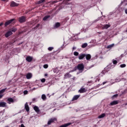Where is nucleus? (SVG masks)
I'll return each instance as SVG.
<instances>
[{
  "mask_svg": "<svg viewBox=\"0 0 127 127\" xmlns=\"http://www.w3.org/2000/svg\"><path fill=\"white\" fill-rule=\"evenodd\" d=\"M111 25H109V24H106L103 25V26L102 27V29H108L109 28V27H110Z\"/></svg>",
  "mask_w": 127,
  "mask_h": 127,
  "instance_id": "obj_14",
  "label": "nucleus"
},
{
  "mask_svg": "<svg viewBox=\"0 0 127 127\" xmlns=\"http://www.w3.org/2000/svg\"><path fill=\"white\" fill-rule=\"evenodd\" d=\"M66 0V1H70V0Z\"/></svg>",
  "mask_w": 127,
  "mask_h": 127,
  "instance_id": "obj_50",
  "label": "nucleus"
},
{
  "mask_svg": "<svg viewBox=\"0 0 127 127\" xmlns=\"http://www.w3.org/2000/svg\"><path fill=\"white\" fill-rule=\"evenodd\" d=\"M36 100V98H33L32 101L33 102H34Z\"/></svg>",
  "mask_w": 127,
  "mask_h": 127,
  "instance_id": "obj_39",
  "label": "nucleus"
},
{
  "mask_svg": "<svg viewBox=\"0 0 127 127\" xmlns=\"http://www.w3.org/2000/svg\"><path fill=\"white\" fill-rule=\"evenodd\" d=\"M72 49H73V50H75V49H76V47H73L72 48Z\"/></svg>",
  "mask_w": 127,
  "mask_h": 127,
  "instance_id": "obj_43",
  "label": "nucleus"
},
{
  "mask_svg": "<svg viewBox=\"0 0 127 127\" xmlns=\"http://www.w3.org/2000/svg\"><path fill=\"white\" fill-rule=\"evenodd\" d=\"M3 96V95H0V99H1V98H2V97Z\"/></svg>",
  "mask_w": 127,
  "mask_h": 127,
  "instance_id": "obj_41",
  "label": "nucleus"
},
{
  "mask_svg": "<svg viewBox=\"0 0 127 127\" xmlns=\"http://www.w3.org/2000/svg\"><path fill=\"white\" fill-rule=\"evenodd\" d=\"M49 17H50V15H47L43 18V20H44V21H45L46 20H47V19H48Z\"/></svg>",
  "mask_w": 127,
  "mask_h": 127,
  "instance_id": "obj_22",
  "label": "nucleus"
},
{
  "mask_svg": "<svg viewBox=\"0 0 127 127\" xmlns=\"http://www.w3.org/2000/svg\"><path fill=\"white\" fill-rule=\"evenodd\" d=\"M5 91V89H3L1 91H0V94H2V93H4Z\"/></svg>",
  "mask_w": 127,
  "mask_h": 127,
  "instance_id": "obj_30",
  "label": "nucleus"
},
{
  "mask_svg": "<svg viewBox=\"0 0 127 127\" xmlns=\"http://www.w3.org/2000/svg\"><path fill=\"white\" fill-rule=\"evenodd\" d=\"M25 109L27 112H29V107L28 106L27 103H26L25 104Z\"/></svg>",
  "mask_w": 127,
  "mask_h": 127,
  "instance_id": "obj_17",
  "label": "nucleus"
},
{
  "mask_svg": "<svg viewBox=\"0 0 127 127\" xmlns=\"http://www.w3.org/2000/svg\"><path fill=\"white\" fill-rule=\"evenodd\" d=\"M45 76H48V74H45Z\"/></svg>",
  "mask_w": 127,
  "mask_h": 127,
  "instance_id": "obj_49",
  "label": "nucleus"
},
{
  "mask_svg": "<svg viewBox=\"0 0 127 127\" xmlns=\"http://www.w3.org/2000/svg\"><path fill=\"white\" fill-rule=\"evenodd\" d=\"M34 110L36 112V113H39V108L37 106H35L34 107Z\"/></svg>",
  "mask_w": 127,
  "mask_h": 127,
  "instance_id": "obj_19",
  "label": "nucleus"
},
{
  "mask_svg": "<svg viewBox=\"0 0 127 127\" xmlns=\"http://www.w3.org/2000/svg\"><path fill=\"white\" fill-rule=\"evenodd\" d=\"M113 63L114 64H117V63H118V62H117V61H116V60H113Z\"/></svg>",
  "mask_w": 127,
  "mask_h": 127,
  "instance_id": "obj_34",
  "label": "nucleus"
},
{
  "mask_svg": "<svg viewBox=\"0 0 127 127\" xmlns=\"http://www.w3.org/2000/svg\"><path fill=\"white\" fill-rule=\"evenodd\" d=\"M53 49H54V48L53 47H50L48 48V50H49V51H52Z\"/></svg>",
  "mask_w": 127,
  "mask_h": 127,
  "instance_id": "obj_26",
  "label": "nucleus"
},
{
  "mask_svg": "<svg viewBox=\"0 0 127 127\" xmlns=\"http://www.w3.org/2000/svg\"><path fill=\"white\" fill-rule=\"evenodd\" d=\"M70 72H74V70H71V71H69V73H70Z\"/></svg>",
  "mask_w": 127,
  "mask_h": 127,
  "instance_id": "obj_47",
  "label": "nucleus"
},
{
  "mask_svg": "<svg viewBox=\"0 0 127 127\" xmlns=\"http://www.w3.org/2000/svg\"><path fill=\"white\" fill-rule=\"evenodd\" d=\"M18 5V4L16 3L14 1H12L10 4V6L13 7V6H17Z\"/></svg>",
  "mask_w": 127,
  "mask_h": 127,
  "instance_id": "obj_15",
  "label": "nucleus"
},
{
  "mask_svg": "<svg viewBox=\"0 0 127 127\" xmlns=\"http://www.w3.org/2000/svg\"><path fill=\"white\" fill-rule=\"evenodd\" d=\"M72 77V75L69 73V72H67L64 74V79H68L69 78H71Z\"/></svg>",
  "mask_w": 127,
  "mask_h": 127,
  "instance_id": "obj_7",
  "label": "nucleus"
},
{
  "mask_svg": "<svg viewBox=\"0 0 127 127\" xmlns=\"http://www.w3.org/2000/svg\"><path fill=\"white\" fill-rule=\"evenodd\" d=\"M105 116H106V114H105V113H103L98 116V119H103V118H104V117Z\"/></svg>",
  "mask_w": 127,
  "mask_h": 127,
  "instance_id": "obj_21",
  "label": "nucleus"
},
{
  "mask_svg": "<svg viewBox=\"0 0 127 127\" xmlns=\"http://www.w3.org/2000/svg\"><path fill=\"white\" fill-rule=\"evenodd\" d=\"M36 89H37V88L34 87V88L32 89V91H34V90H36Z\"/></svg>",
  "mask_w": 127,
  "mask_h": 127,
  "instance_id": "obj_38",
  "label": "nucleus"
},
{
  "mask_svg": "<svg viewBox=\"0 0 127 127\" xmlns=\"http://www.w3.org/2000/svg\"><path fill=\"white\" fill-rule=\"evenodd\" d=\"M80 98V95H75L73 96L72 101H76V100H78Z\"/></svg>",
  "mask_w": 127,
  "mask_h": 127,
  "instance_id": "obj_13",
  "label": "nucleus"
},
{
  "mask_svg": "<svg viewBox=\"0 0 127 127\" xmlns=\"http://www.w3.org/2000/svg\"><path fill=\"white\" fill-rule=\"evenodd\" d=\"M77 69L79 70L80 73H82L84 70V64H80L77 65Z\"/></svg>",
  "mask_w": 127,
  "mask_h": 127,
  "instance_id": "obj_1",
  "label": "nucleus"
},
{
  "mask_svg": "<svg viewBox=\"0 0 127 127\" xmlns=\"http://www.w3.org/2000/svg\"><path fill=\"white\" fill-rule=\"evenodd\" d=\"M23 94L24 95H27V94H28V91L27 90H25L24 91Z\"/></svg>",
  "mask_w": 127,
  "mask_h": 127,
  "instance_id": "obj_32",
  "label": "nucleus"
},
{
  "mask_svg": "<svg viewBox=\"0 0 127 127\" xmlns=\"http://www.w3.org/2000/svg\"><path fill=\"white\" fill-rule=\"evenodd\" d=\"M18 20H19V22H20L21 23L22 22H25V21L26 20V18L24 16H21L19 18Z\"/></svg>",
  "mask_w": 127,
  "mask_h": 127,
  "instance_id": "obj_2",
  "label": "nucleus"
},
{
  "mask_svg": "<svg viewBox=\"0 0 127 127\" xmlns=\"http://www.w3.org/2000/svg\"><path fill=\"white\" fill-rule=\"evenodd\" d=\"M86 55L84 54H81L78 56V59L79 60H82V59H84V58L85 57Z\"/></svg>",
  "mask_w": 127,
  "mask_h": 127,
  "instance_id": "obj_6",
  "label": "nucleus"
},
{
  "mask_svg": "<svg viewBox=\"0 0 127 127\" xmlns=\"http://www.w3.org/2000/svg\"><path fill=\"white\" fill-rule=\"evenodd\" d=\"M2 0V1H7L8 0Z\"/></svg>",
  "mask_w": 127,
  "mask_h": 127,
  "instance_id": "obj_45",
  "label": "nucleus"
},
{
  "mask_svg": "<svg viewBox=\"0 0 127 127\" xmlns=\"http://www.w3.org/2000/svg\"><path fill=\"white\" fill-rule=\"evenodd\" d=\"M2 24H3V23H0V26H1V25H2Z\"/></svg>",
  "mask_w": 127,
  "mask_h": 127,
  "instance_id": "obj_44",
  "label": "nucleus"
},
{
  "mask_svg": "<svg viewBox=\"0 0 127 127\" xmlns=\"http://www.w3.org/2000/svg\"><path fill=\"white\" fill-rule=\"evenodd\" d=\"M60 26V23L57 22L55 24L54 26V28H55V29H56L57 28H58V27H59Z\"/></svg>",
  "mask_w": 127,
  "mask_h": 127,
  "instance_id": "obj_12",
  "label": "nucleus"
},
{
  "mask_svg": "<svg viewBox=\"0 0 127 127\" xmlns=\"http://www.w3.org/2000/svg\"><path fill=\"white\" fill-rule=\"evenodd\" d=\"M118 96V94H116V95H114V96H113V97H117Z\"/></svg>",
  "mask_w": 127,
  "mask_h": 127,
  "instance_id": "obj_46",
  "label": "nucleus"
},
{
  "mask_svg": "<svg viewBox=\"0 0 127 127\" xmlns=\"http://www.w3.org/2000/svg\"><path fill=\"white\" fill-rule=\"evenodd\" d=\"M114 46H115V44H112L111 45H109L107 46V48L109 49L110 48H113V47H114Z\"/></svg>",
  "mask_w": 127,
  "mask_h": 127,
  "instance_id": "obj_23",
  "label": "nucleus"
},
{
  "mask_svg": "<svg viewBox=\"0 0 127 127\" xmlns=\"http://www.w3.org/2000/svg\"><path fill=\"white\" fill-rule=\"evenodd\" d=\"M55 121H57V119L56 118H52L48 122V125H51V124H52V123H54V122Z\"/></svg>",
  "mask_w": 127,
  "mask_h": 127,
  "instance_id": "obj_3",
  "label": "nucleus"
},
{
  "mask_svg": "<svg viewBox=\"0 0 127 127\" xmlns=\"http://www.w3.org/2000/svg\"><path fill=\"white\" fill-rule=\"evenodd\" d=\"M78 92L79 93H85V92H86V90L85 88H81L79 90Z\"/></svg>",
  "mask_w": 127,
  "mask_h": 127,
  "instance_id": "obj_20",
  "label": "nucleus"
},
{
  "mask_svg": "<svg viewBox=\"0 0 127 127\" xmlns=\"http://www.w3.org/2000/svg\"><path fill=\"white\" fill-rule=\"evenodd\" d=\"M42 100H43V101H45V100H46V95H45V94H43L42 95Z\"/></svg>",
  "mask_w": 127,
  "mask_h": 127,
  "instance_id": "obj_24",
  "label": "nucleus"
},
{
  "mask_svg": "<svg viewBox=\"0 0 127 127\" xmlns=\"http://www.w3.org/2000/svg\"><path fill=\"white\" fill-rule=\"evenodd\" d=\"M16 31V28H13L11 31V32H15Z\"/></svg>",
  "mask_w": 127,
  "mask_h": 127,
  "instance_id": "obj_31",
  "label": "nucleus"
},
{
  "mask_svg": "<svg viewBox=\"0 0 127 127\" xmlns=\"http://www.w3.org/2000/svg\"><path fill=\"white\" fill-rule=\"evenodd\" d=\"M100 75V76H103V75H105V72H104V71H102Z\"/></svg>",
  "mask_w": 127,
  "mask_h": 127,
  "instance_id": "obj_36",
  "label": "nucleus"
},
{
  "mask_svg": "<svg viewBox=\"0 0 127 127\" xmlns=\"http://www.w3.org/2000/svg\"><path fill=\"white\" fill-rule=\"evenodd\" d=\"M91 57H92L91 56V55H90V54L85 55L86 59L88 61H89L90 60V59H91Z\"/></svg>",
  "mask_w": 127,
  "mask_h": 127,
  "instance_id": "obj_16",
  "label": "nucleus"
},
{
  "mask_svg": "<svg viewBox=\"0 0 127 127\" xmlns=\"http://www.w3.org/2000/svg\"><path fill=\"white\" fill-rule=\"evenodd\" d=\"M126 66L127 65H126V64H122L120 65L121 68H125V67H126Z\"/></svg>",
  "mask_w": 127,
  "mask_h": 127,
  "instance_id": "obj_28",
  "label": "nucleus"
},
{
  "mask_svg": "<svg viewBox=\"0 0 127 127\" xmlns=\"http://www.w3.org/2000/svg\"><path fill=\"white\" fill-rule=\"evenodd\" d=\"M6 106V103L5 102H0V108H4V107Z\"/></svg>",
  "mask_w": 127,
  "mask_h": 127,
  "instance_id": "obj_11",
  "label": "nucleus"
},
{
  "mask_svg": "<svg viewBox=\"0 0 127 127\" xmlns=\"http://www.w3.org/2000/svg\"><path fill=\"white\" fill-rule=\"evenodd\" d=\"M46 81L45 78H43L41 80V81L42 82V83H45Z\"/></svg>",
  "mask_w": 127,
  "mask_h": 127,
  "instance_id": "obj_35",
  "label": "nucleus"
},
{
  "mask_svg": "<svg viewBox=\"0 0 127 127\" xmlns=\"http://www.w3.org/2000/svg\"><path fill=\"white\" fill-rule=\"evenodd\" d=\"M5 127H8V126H5Z\"/></svg>",
  "mask_w": 127,
  "mask_h": 127,
  "instance_id": "obj_52",
  "label": "nucleus"
},
{
  "mask_svg": "<svg viewBox=\"0 0 127 127\" xmlns=\"http://www.w3.org/2000/svg\"><path fill=\"white\" fill-rule=\"evenodd\" d=\"M125 12L126 13V14H127V8L125 9Z\"/></svg>",
  "mask_w": 127,
  "mask_h": 127,
  "instance_id": "obj_40",
  "label": "nucleus"
},
{
  "mask_svg": "<svg viewBox=\"0 0 127 127\" xmlns=\"http://www.w3.org/2000/svg\"><path fill=\"white\" fill-rule=\"evenodd\" d=\"M26 78L28 79H31L32 78V73H28L26 75Z\"/></svg>",
  "mask_w": 127,
  "mask_h": 127,
  "instance_id": "obj_8",
  "label": "nucleus"
},
{
  "mask_svg": "<svg viewBox=\"0 0 127 127\" xmlns=\"http://www.w3.org/2000/svg\"><path fill=\"white\" fill-rule=\"evenodd\" d=\"M47 96H49V94H48L47 95Z\"/></svg>",
  "mask_w": 127,
  "mask_h": 127,
  "instance_id": "obj_51",
  "label": "nucleus"
},
{
  "mask_svg": "<svg viewBox=\"0 0 127 127\" xmlns=\"http://www.w3.org/2000/svg\"><path fill=\"white\" fill-rule=\"evenodd\" d=\"M12 34V32L11 31H8L5 34V37L7 38L9 37V36H10Z\"/></svg>",
  "mask_w": 127,
  "mask_h": 127,
  "instance_id": "obj_5",
  "label": "nucleus"
},
{
  "mask_svg": "<svg viewBox=\"0 0 127 127\" xmlns=\"http://www.w3.org/2000/svg\"><path fill=\"white\" fill-rule=\"evenodd\" d=\"M87 46H88V44H87V43H84V44H83L82 45L81 47H82V48H86V47H87Z\"/></svg>",
  "mask_w": 127,
  "mask_h": 127,
  "instance_id": "obj_25",
  "label": "nucleus"
},
{
  "mask_svg": "<svg viewBox=\"0 0 127 127\" xmlns=\"http://www.w3.org/2000/svg\"><path fill=\"white\" fill-rule=\"evenodd\" d=\"M7 101H8V104H11V103H13V100L12 98H8L7 99Z\"/></svg>",
  "mask_w": 127,
  "mask_h": 127,
  "instance_id": "obj_18",
  "label": "nucleus"
},
{
  "mask_svg": "<svg viewBox=\"0 0 127 127\" xmlns=\"http://www.w3.org/2000/svg\"><path fill=\"white\" fill-rule=\"evenodd\" d=\"M116 82H120V81H121L120 79H115Z\"/></svg>",
  "mask_w": 127,
  "mask_h": 127,
  "instance_id": "obj_37",
  "label": "nucleus"
},
{
  "mask_svg": "<svg viewBox=\"0 0 127 127\" xmlns=\"http://www.w3.org/2000/svg\"><path fill=\"white\" fill-rule=\"evenodd\" d=\"M38 26H39V24H38L36 26V27H38Z\"/></svg>",
  "mask_w": 127,
  "mask_h": 127,
  "instance_id": "obj_48",
  "label": "nucleus"
},
{
  "mask_svg": "<svg viewBox=\"0 0 127 127\" xmlns=\"http://www.w3.org/2000/svg\"><path fill=\"white\" fill-rule=\"evenodd\" d=\"M106 83H107V81H105L103 82V85H105V84H106Z\"/></svg>",
  "mask_w": 127,
  "mask_h": 127,
  "instance_id": "obj_42",
  "label": "nucleus"
},
{
  "mask_svg": "<svg viewBox=\"0 0 127 127\" xmlns=\"http://www.w3.org/2000/svg\"><path fill=\"white\" fill-rule=\"evenodd\" d=\"M13 20H14V19H10L8 21H7L5 23V26H7V25L10 24V23H11V22H12V21H13Z\"/></svg>",
  "mask_w": 127,
  "mask_h": 127,
  "instance_id": "obj_4",
  "label": "nucleus"
},
{
  "mask_svg": "<svg viewBox=\"0 0 127 127\" xmlns=\"http://www.w3.org/2000/svg\"><path fill=\"white\" fill-rule=\"evenodd\" d=\"M73 55H74V56H78L79 55V53H78L77 52H75L73 53Z\"/></svg>",
  "mask_w": 127,
  "mask_h": 127,
  "instance_id": "obj_29",
  "label": "nucleus"
},
{
  "mask_svg": "<svg viewBox=\"0 0 127 127\" xmlns=\"http://www.w3.org/2000/svg\"><path fill=\"white\" fill-rule=\"evenodd\" d=\"M33 59V58L32 57L28 56V57H27L26 60L28 62H31V61H32Z\"/></svg>",
  "mask_w": 127,
  "mask_h": 127,
  "instance_id": "obj_10",
  "label": "nucleus"
},
{
  "mask_svg": "<svg viewBox=\"0 0 127 127\" xmlns=\"http://www.w3.org/2000/svg\"><path fill=\"white\" fill-rule=\"evenodd\" d=\"M45 1V0H41L39 1H38V4H40V3H42V2H44Z\"/></svg>",
  "mask_w": 127,
  "mask_h": 127,
  "instance_id": "obj_27",
  "label": "nucleus"
},
{
  "mask_svg": "<svg viewBox=\"0 0 127 127\" xmlns=\"http://www.w3.org/2000/svg\"><path fill=\"white\" fill-rule=\"evenodd\" d=\"M119 104V101L116 100L110 103V106H115V105H118Z\"/></svg>",
  "mask_w": 127,
  "mask_h": 127,
  "instance_id": "obj_9",
  "label": "nucleus"
},
{
  "mask_svg": "<svg viewBox=\"0 0 127 127\" xmlns=\"http://www.w3.org/2000/svg\"><path fill=\"white\" fill-rule=\"evenodd\" d=\"M43 67L45 69H47V68H48V64H44Z\"/></svg>",
  "mask_w": 127,
  "mask_h": 127,
  "instance_id": "obj_33",
  "label": "nucleus"
}]
</instances>
